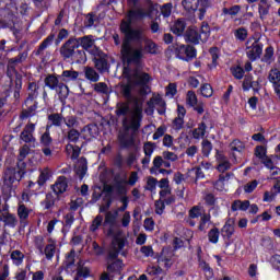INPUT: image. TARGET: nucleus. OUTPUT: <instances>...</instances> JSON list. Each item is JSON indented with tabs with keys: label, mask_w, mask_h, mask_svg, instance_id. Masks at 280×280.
Segmentation results:
<instances>
[{
	"label": "nucleus",
	"mask_w": 280,
	"mask_h": 280,
	"mask_svg": "<svg viewBox=\"0 0 280 280\" xmlns=\"http://www.w3.org/2000/svg\"><path fill=\"white\" fill-rule=\"evenodd\" d=\"M145 16L143 9L130 10L127 14V20L120 24V31L125 34V40L121 47V55L126 62H135L136 65L143 58V48H135L130 45L132 40H141L143 33L139 28H132V23Z\"/></svg>",
	"instance_id": "nucleus-1"
},
{
	"label": "nucleus",
	"mask_w": 280,
	"mask_h": 280,
	"mask_svg": "<svg viewBox=\"0 0 280 280\" xmlns=\"http://www.w3.org/2000/svg\"><path fill=\"white\" fill-rule=\"evenodd\" d=\"M130 102L132 101H127V103H118L117 108H116V115H128L122 121L124 128L126 130H139L141 128V119H142V114L143 109L140 107L139 103L135 101L133 108L130 109Z\"/></svg>",
	"instance_id": "nucleus-2"
},
{
	"label": "nucleus",
	"mask_w": 280,
	"mask_h": 280,
	"mask_svg": "<svg viewBox=\"0 0 280 280\" xmlns=\"http://www.w3.org/2000/svg\"><path fill=\"white\" fill-rule=\"evenodd\" d=\"M122 75H125L129 82V84L121 86V93L124 97H126L127 102H132V82L141 88L140 92L142 95H147V93L150 92V86H148V83L151 80L150 74L144 72H135L133 75H130V69L124 68Z\"/></svg>",
	"instance_id": "nucleus-3"
},
{
	"label": "nucleus",
	"mask_w": 280,
	"mask_h": 280,
	"mask_svg": "<svg viewBox=\"0 0 280 280\" xmlns=\"http://www.w3.org/2000/svg\"><path fill=\"white\" fill-rule=\"evenodd\" d=\"M209 36H211V27H209L208 23L203 22L201 24L200 32L196 26L188 27L184 35V38L186 43H192V45H200V43H207V40H209Z\"/></svg>",
	"instance_id": "nucleus-4"
},
{
	"label": "nucleus",
	"mask_w": 280,
	"mask_h": 280,
	"mask_svg": "<svg viewBox=\"0 0 280 280\" xmlns=\"http://www.w3.org/2000/svg\"><path fill=\"white\" fill-rule=\"evenodd\" d=\"M183 7L187 12H196L198 19L202 21L207 10L211 8V0H184Z\"/></svg>",
	"instance_id": "nucleus-5"
},
{
	"label": "nucleus",
	"mask_w": 280,
	"mask_h": 280,
	"mask_svg": "<svg viewBox=\"0 0 280 280\" xmlns=\"http://www.w3.org/2000/svg\"><path fill=\"white\" fill-rule=\"evenodd\" d=\"M246 56L249 60L255 61L258 58H261L264 54V45L259 43V39L255 37H249L245 43Z\"/></svg>",
	"instance_id": "nucleus-6"
},
{
	"label": "nucleus",
	"mask_w": 280,
	"mask_h": 280,
	"mask_svg": "<svg viewBox=\"0 0 280 280\" xmlns=\"http://www.w3.org/2000/svg\"><path fill=\"white\" fill-rule=\"evenodd\" d=\"M79 47L81 46L82 48L85 49V51H89V54H92V56H101L102 51L97 46H95V39L93 36H84L81 38H77Z\"/></svg>",
	"instance_id": "nucleus-7"
},
{
	"label": "nucleus",
	"mask_w": 280,
	"mask_h": 280,
	"mask_svg": "<svg viewBox=\"0 0 280 280\" xmlns=\"http://www.w3.org/2000/svg\"><path fill=\"white\" fill-rule=\"evenodd\" d=\"M154 109L158 110L159 115H164L165 114V101L159 95L153 96L149 102H148V107L145 108L147 115H153Z\"/></svg>",
	"instance_id": "nucleus-8"
},
{
	"label": "nucleus",
	"mask_w": 280,
	"mask_h": 280,
	"mask_svg": "<svg viewBox=\"0 0 280 280\" xmlns=\"http://www.w3.org/2000/svg\"><path fill=\"white\" fill-rule=\"evenodd\" d=\"M159 266L170 270L174 264V250L172 248H163L161 255L158 257Z\"/></svg>",
	"instance_id": "nucleus-9"
},
{
	"label": "nucleus",
	"mask_w": 280,
	"mask_h": 280,
	"mask_svg": "<svg viewBox=\"0 0 280 280\" xmlns=\"http://www.w3.org/2000/svg\"><path fill=\"white\" fill-rule=\"evenodd\" d=\"M175 54L179 60H191L196 58V49L191 46L177 45L175 47Z\"/></svg>",
	"instance_id": "nucleus-10"
},
{
	"label": "nucleus",
	"mask_w": 280,
	"mask_h": 280,
	"mask_svg": "<svg viewBox=\"0 0 280 280\" xmlns=\"http://www.w3.org/2000/svg\"><path fill=\"white\" fill-rule=\"evenodd\" d=\"M34 130H36V124L28 122L21 132V140L24 141V143H34V141H36V138H34Z\"/></svg>",
	"instance_id": "nucleus-11"
},
{
	"label": "nucleus",
	"mask_w": 280,
	"mask_h": 280,
	"mask_svg": "<svg viewBox=\"0 0 280 280\" xmlns=\"http://www.w3.org/2000/svg\"><path fill=\"white\" fill-rule=\"evenodd\" d=\"M268 81L272 84L275 93L280 92V70L272 68L268 73Z\"/></svg>",
	"instance_id": "nucleus-12"
},
{
	"label": "nucleus",
	"mask_w": 280,
	"mask_h": 280,
	"mask_svg": "<svg viewBox=\"0 0 280 280\" xmlns=\"http://www.w3.org/2000/svg\"><path fill=\"white\" fill-rule=\"evenodd\" d=\"M78 47L80 46L78 44L77 38L69 39L61 48V54L65 58H71V56H73V52L75 51V49H78Z\"/></svg>",
	"instance_id": "nucleus-13"
},
{
	"label": "nucleus",
	"mask_w": 280,
	"mask_h": 280,
	"mask_svg": "<svg viewBox=\"0 0 280 280\" xmlns=\"http://www.w3.org/2000/svg\"><path fill=\"white\" fill-rule=\"evenodd\" d=\"M270 8H272V2L270 0H260L258 4V12L261 20L266 19L270 13Z\"/></svg>",
	"instance_id": "nucleus-14"
},
{
	"label": "nucleus",
	"mask_w": 280,
	"mask_h": 280,
	"mask_svg": "<svg viewBox=\"0 0 280 280\" xmlns=\"http://www.w3.org/2000/svg\"><path fill=\"white\" fill-rule=\"evenodd\" d=\"M185 27H187V23H185V20L179 19L173 23V25L171 26V31L173 32V34H176V36H183Z\"/></svg>",
	"instance_id": "nucleus-15"
},
{
	"label": "nucleus",
	"mask_w": 280,
	"mask_h": 280,
	"mask_svg": "<svg viewBox=\"0 0 280 280\" xmlns=\"http://www.w3.org/2000/svg\"><path fill=\"white\" fill-rule=\"evenodd\" d=\"M88 170L89 167L86 166V159L81 158L75 164V174H78L80 178H84Z\"/></svg>",
	"instance_id": "nucleus-16"
},
{
	"label": "nucleus",
	"mask_w": 280,
	"mask_h": 280,
	"mask_svg": "<svg viewBox=\"0 0 280 280\" xmlns=\"http://www.w3.org/2000/svg\"><path fill=\"white\" fill-rule=\"evenodd\" d=\"M67 178L61 176L52 186V191H55L56 194H65V191H67Z\"/></svg>",
	"instance_id": "nucleus-17"
},
{
	"label": "nucleus",
	"mask_w": 280,
	"mask_h": 280,
	"mask_svg": "<svg viewBox=\"0 0 280 280\" xmlns=\"http://www.w3.org/2000/svg\"><path fill=\"white\" fill-rule=\"evenodd\" d=\"M96 133L97 127L93 125L85 126L81 131L83 139H85L86 141H91V139H93V137H95Z\"/></svg>",
	"instance_id": "nucleus-18"
},
{
	"label": "nucleus",
	"mask_w": 280,
	"mask_h": 280,
	"mask_svg": "<svg viewBox=\"0 0 280 280\" xmlns=\"http://www.w3.org/2000/svg\"><path fill=\"white\" fill-rule=\"evenodd\" d=\"M248 207H250V201L235 200V201H233L231 209H232V211H248Z\"/></svg>",
	"instance_id": "nucleus-19"
},
{
	"label": "nucleus",
	"mask_w": 280,
	"mask_h": 280,
	"mask_svg": "<svg viewBox=\"0 0 280 280\" xmlns=\"http://www.w3.org/2000/svg\"><path fill=\"white\" fill-rule=\"evenodd\" d=\"M124 246H126V238L121 236H116L112 242L114 253H121V250H124Z\"/></svg>",
	"instance_id": "nucleus-20"
},
{
	"label": "nucleus",
	"mask_w": 280,
	"mask_h": 280,
	"mask_svg": "<svg viewBox=\"0 0 280 280\" xmlns=\"http://www.w3.org/2000/svg\"><path fill=\"white\" fill-rule=\"evenodd\" d=\"M119 141L120 143H122V145H125L126 148H135L138 145L139 140L137 139V136L132 135L129 138L119 136Z\"/></svg>",
	"instance_id": "nucleus-21"
},
{
	"label": "nucleus",
	"mask_w": 280,
	"mask_h": 280,
	"mask_svg": "<svg viewBox=\"0 0 280 280\" xmlns=\"http://www.w3.org/2000/svg\"><path fill=\"white\" fill-rule=\"evenodd\" d=\"M233 233H235V226L233 225V221L229 220L222 228V235L223 237L231 240V237H233Z\"/></svg>",
	"instance_id": "nucleus-22"
},
{
	"label": "nucleus",
	"mask_w": 280,
	"mask_h": 280,
	"mask_svg": "<svg viewBox=\"0 0 280 280\" xmlns=\"http://www.w3.org/2000/svg\"><path fill=\"white\" fill-rule=\"evenodd\" d=\"M273 61H275V48L272 46H269L265 49L262 62H266L267 65H272Z\"/></svg>",
	"instance_id": "nucleus-23"
},
{
	"label": "nucleus",
	"mask_w": 280,
	"mask_h": 280,
	"mask_svg": "<svg viewBox=\"0 0 280 280\" xmlns=\"http://www.w3.org/2000/svg\"><path fill=\"white\" fill-rule=\"evenodd\" d=\"M48 245L45 247V255L48 259H54V255H56V241L49 238Z\"/></svg>",
	"instance_id": "nucleus-24"
},
{
	"label": "nucleus",
	"mask_w": 280,
	"mask_h": 280,
	"mask_svg": "<svg viewBox=\"0 0 280 280\" xmlns=\"http://www.w3.org/2000/svg\"><path fill=\"white\" fill-rule=\"evenodd\" d=\"M85 78L86 80H90V82H98L100 81V74L95 71V69L86 67L84 69Z\"/></svg>",
	"instance_id": "nucleus-25"
},
{
	"label": "nucleus",
	"mask_w": 280,
	"mask_h": 280,
	"mask_svg": "<svg viewBox=\"0 0 280 280\" xmlns=\"http://www.w3.org/2000/svg\"><path fill=\"white\" fill-rule=\"evenodd\" d=\"M11 259L14 266H21V264H23V259H25V255L21 250H13L11 253Z\"/></svg>",
	"instance_id": "nucleus-26"
},
{
	"label": "nucleus",
	"mask_w": 280,
	"mask_h": 280,
	"mask_svg": "<svg viewBox=\"0 0 280 280\" xmlns=\"http://www.w3.org/2000/svg\"><path fill=\"white\" fill-rule=\"evenodd\" d=\"M170 188H162L160 191V200L166 202V205H172L174 202V197H170Z\"/></svg>",
	"instance_id": "nucleus-27"
},
{
	"label": "nucleus",
	"mask_w": 280,
	"mask_h": 280,
	"mask_svg": "<svg viewBox=\"0 0 280 280\" xmlns=\"http://www.w3.org/2000/svg\"><path fill=\"white\" fill-rule=\"evenodd\" d=\"M23 176L21 175V172H14L12 170H9L5 173V180H9V183H14L15 180H21Z\"/></svg>",
	"instance_id": "nucleus-28"
},
{
	"label": "nucleus",
	"mask_w": 280,
	"mask_h": 280,
	"mask_svg": "<svg viewBox=\"0 0 280 280\" xmlns=\"http://www.w3.org/2000/svg\"><path fill=\"white\" fill-rule=\"evenodd\" d=\"M207 131V126L205 122H201L198 128L192 130L194 139H202L205 137V132Z\"/></svg>",
	"instance_id": "nucleus-29"
},
{
	"label": "nucleus",
	"mask_w": 280,
	"mask_h": 280,
	"mask_svg": "<svg viewBox=\"0 0 280 280\" xmlns=\"http://www.w3.org/2000/svg\"><path fill=\"white\" fill-rule=\"evenodd\" d=\"M51 176V171H49V168H44L40 174H39V178L37 180L39 186L45 185V183H47V180H49Z\"/></svg>",
	"instance_id": "nucleus-30"
},
{
	"label": "nucleus",
	"mask_w": 280,
	"mask_h": 280,
	"mask_svg": "<svg viewBox=\"0 0 280 280\" xmlns=\"http://www.w3.org/2000/svg\"><path fill=\"white\" fill-rule=\"evenodd\" d=\"M95 68L101 71V73H104L108 69V62L104 58L94 59Z\"/></svg>",
	"instance_id": "nucleus-31"
},
{
	"label": "nucleus",
	"mask_w": 280,
	"mask_h": 280,
	"mask_svg": "<svg viewBox=\"0 0 280 280\" xmlns=\"http://www.w3.org/2000/svg\"><path fill=\"white\" fill-rule=\"evenodd\" d=\"M230 148L232 152H244V150L246 149V145L244 144V142L240 140H234L231 142Z\"/></svg>",
	"instance_id": "nucleus-32"
},
{
	"label": "nucleus",
	"mask_w": 280,
	"mask_h": 280,
	"mask_svg": "<svg viewBox=\"0 0 280 280\" xmlns=\"http://www.w3.org/2000/svg\"><path fill=\"white\" fill-rule=\"evenodd\" d=\"M45 84L48 86V89H51L52 91L58 89V78L55 75H49L45 79Z\"/></svg>",
	"instance_id": "nucleus-33"
},
{
	"label": "nucleus",
	"mask_w": 280,
	"mask_h": 280,
	"mask_svg": "<svg viewBox=\"0 0 280 280\" xmlns=\"http://www.w3.org/2000/svg\"><path fill=\"white\" fill-rule=\"evenodd\" d=\"M66 152L71 154V159H78L80 156V148L73 147L72 144H67Z\"/></svg>",
	"instance_id": "nucleus-34"
},
{
	"label": "nucleus",
	"mask_w": 280,
	"mask_h": 280,
	"mask_svg": "<svg viewBox=\"0 0 280 280\" xmlns=\"http://www.w3.org/2000/svg\"><path fill=\"white\" fill-rule=\"evenodd\" d=\"M144 49L148 54H159V46L154 44V42L147 39Z\"/></svg>",
	"instance_id": "nucleus-35"
},
{
	"label": "nucleus",
	"mask_w": 280,
	"mask_h": 280,
	"mask_svg": "<svg viewBox=\"0 0 280 280\" xmlns=\"http://www.w3.org/2000/svg\"><path fill=\"white\" fill-rule=\"evenodd\" d=\"M18 215L20 220H27L30 218V210L22 203L19 205Z\"/></svg>",
	"instance_id": "nucleus-36"
},
{
	"label": "nucleus",
	"mask_w": 280,
	"mask_h": 280,
	"mask_svg": "<svg viewBox=\"0 0 280 280\" xmlns=\"http://www.w3.org/2000/svg\"><path fill=\"white\" fill-rule=\"evenodd\" d=\"M231 73L236 80H242L244 78V68L234 66L231 68Z\"/></svg>",
	"instance_id": "nucleus-37"
},
{
	"label": "nucleus",
	"mask_w": 280,
	"mask_h": 280,
	"mask_svg": "<svg viewBox=\"0 0 280 280\" xmlns=\"http://www.w3.org/2000/svg\"><path fill=\"white\" fill-rule=\"evenodd\" d=\"M102 222H104V217L102 215H96V218L92 221V224L90 226V231L92 233H95V231H97V229H100V225L102 224Z\"/></svg>",
	"instance_id": "nucleus-38"
},
{
	"label": "nucleus",
	"mask_w": 280,
	"mask_h": 280,
	"mask_svg": "<svg viewBox=\"0 0 280 280\" xmlns=\"http://www.w3.org/2000/svg\"><path fill=\"white\" fill-rule=\"evenodd\" d=\"M186 104H188V106H191L192 108L198 104V97L196 96V93L191 91L187 93Z\"/></svg>",
	"instance_id": "nucleus-39"
},
{
	"label": "nucleus",
	"mask_w": 280,
	"mask_h": 280,
	"mask_svg": "<svg viewBox=\"0 0 280 280\" xmlns=\"http://www.w3.org/2000/svg\"><path fill=\"white\" fill-rule=\"evenodd\" d=\"M205 214V209L200 206H195L190 211H189V217L192 219L200 218V215Z\"/></svg>",
	"instance_id": "nucleus-40"
},
{
	"label": "nucleus",
	"mask_w": 280,
	"mask_h": 280,
	"mask_svg": "<svg viewBox=\"0 0 280 280\" xmlns=\"http://www.w3.org/2000/svg\"><path fill=\"white\" fill-rule=\"evenodd\" d=\"M200 91L203 97H211L213 95V88L209 83L203 84Z\"/></svg>",
	"instance_id": "nucleus-41"
},
{
	"label": "nucleus",
	"mask_w": 280,
	"mask_h": 280,
	"mask_svg": "<svg viewBox=\"0 0 280 280\" xmlns=\"http://www.w3.org/2000/svg\"><path fill=\"white\" fill-rule=\"evenodd\" d=\"M3 219H4V223L8 226H16V217L14 214L5 213L3 215Z\"/></svg>",
	"instance_id": "nucleus-42"
},
{
	"label": "nucleus",
	"mask_w": 280,
	"mask_h": 280,
	"mask_svg": "<svg viewBox=\"0 0 280 280\" xmlns=\"http://www.w3.org/2000/svg\"><path fill=\"white\" fill-rule=\"evenodd\" d=\"M124 268V262L121 260H115L108 266L109 272H119Z\"/></svg>",
	"instance_id": "nucleus-43"
},
{
	"label": "nucleus",
	"mask_w": 280,
	"mask_h": 280,
	"mask_svg": "<svg viewBox=\"0 0 280 280\" xmlns=\"http://www.w3.org/2000/svg\"><path fill=\"white\" fill-rule=\"evenodd\" d=\"M78 75H80V73H78V71H73V70H65L62 72V77L66 78V80H68V81L78 80Z\"/></svg>",
	"instance_id": "nucleus-44"
},
{
	"label": "nucleus",
	"mask_w": 280,
	"mask_h": 280,
	"mask_svg": "<svg viewBox=\"0 0 280 280\" xmlns=\"http://www.w3.org/2000/svg\"><path fill=\"white\" fill-rule=\"evenodd\" d=\"M213 150V145H211V142L209 140L202 141V154L203 156H209L211 154V151Z\"/></svg>",
	"instance_id": "nucleus-45"
},
{
	"label": "nucleus",
	"mask_w": 280,
	"mask_h": 280,
	"mask_svg": "<svg viewBox=\"0 0 280 280\" xmlns=\"http://www.w3.org/2000/svg\"><path fill=\"white\" fill-rule=\"evenodd\" d=\"M208 237L212 244H218V240H220V232L217 229H213L209 232Z\"/></svg>",
	"instance_id": "nucleus-46"
},
{
	"label": "nucleus",
	"mask_w": 280,
	"mask_h": 280,
	"mask_svg": "<svg viewBox=\"0 0 280 280\" xmlns=\"http://www.w3.org/2000/svg\"><path fill=\"white\" fill-rule=\"evenodd\" d=\"M94 91H96V93H104L106 95L108 93V85H106L104 82L96 83L94 84Z\"/></svg>",
	"instance_id": "nucleus-47"
},
{
	"label": "nucleus",
	"mask_w": 280,
	"mask_h": 280,
	"mask_svg": "<svg viewBox=\"0 0 280 280\" xmlns=\"http://www.w3.org/2000/svg\"><path fill=\"white\" fill-rule=\"evenodd\" d=\"M277 192L271 188L270 191H266L264 194L262 200L264 202H272V200H275V198H277Z\"/></svg>",
	"instance_id": "nucleus-48"
},
{
	"label": "nucleus",
	"mask_w": 280,
	"mask_h": 280,
	"mask_svg": "<svg viewBox=\"0 0 280 280\" xmlns=\"http://www.w3.org/2000/svg\"><path fill=\"white\" fill-rule=\"evenodd\" d=\"M137 180H139V175L137 174V172H131L129 179L128 180H124V185H137Z\"/></svg>",
	"instance_id": "nucleus-49"
},
{
	"label": "nucleus",
	"mask_w": 280,
	"mask_h": 280,
	"mask_svg": "<svg viewBox=\"0 0 280 280\" xmlns=\"http://www.w3.org/2000/svg\"><path fill=\"white\" fill-rule=\"evenodd\" d=\"M49 121H51L52 126H60L62 124V116L59 114H52L48 116Z\"/></svg>",
	"instance_id": "nucleus-50"
},
{
	"label": "nucleus",
	"mask_w": 280,
	"mask_h": 280,
	"mask_svg": "<svg viewBox=\"0 0 280 280\" xmlns=\"http://www.w3.org/2000/svg\"><path fill=\"white\" fill-rule=\"evenodd\" d=\"M210 54L212 56V63L209 67L210 69H215L218 67V48H211Z\"/></svg>",
	"instance_id": "nucleus-51"
},
{
	"label": "nucleus",
	"mask_w": 280,
	"mask_h": 280,
	"mask_svg": "<svg viewBox=\"0 0 280 280\" xmlns=\"http://www.w3.org/2000/svg\"><path fill=\"white\" fill-rule=\"evenodd\" d=\"M226 180L228 179L225 177L219 178L214 184L215 189H218V191H224L226 187Z\"/></svg>",
	"instance_id": "nucleus-52"
},
{
	"label": "nucleus",
	"mask_w": 280,
	"mask_h": 280,
	"mask_svg": "<svg viewBox=\"0 0 280 280\" xmlns=\"http://www.w3.org/2000/svg\"><path fill=\"white\" fill-rule=\"evenodd\" d=\"M162 156L165 161H172V162L178 161V155H176V153L174 152L164 151Z\"/></svg>",
	"instance_id": "nucleus-53"
},
{
	"label": "nucleus",
	"mask_w": 280,
	"mask_h": 280,
	"mask_svg": "<svg viewBox=\"0 0 280 280\" xmlns=\"http://www.w3.org/2000/svg\"><path fill=\"white\" fill-rule=\"evenodd\" d=\"M235 36L238 40H246V37L248 36V31H246V28H238L235 32Z\"/></svg>",
	"instance_id": "nucleus-54"
},
{
	"label": "nucleus",
	"mask_w": 280,
	"mask_h": 280,
	"mask_svg": "<svg viewBox=\"0 0 280 280\" xmlns=\"http://www.w3.org/2000/svg\"><path fill=\"white\" fill-rule=\"evenodd\" d=\"M230 167L231 163H229L226 159H223L219 162L217 170H219V172H226V170H229Z\"/></svg>",
	"instance_id": "nucleus-55"
},
{
	"label": "nucleus",
	"mask_w": 280,
	"mask_h": 280,
	"mask_svg": "<svg viewBox=\"0 0 280 280\" xmlns=\"http://www.w3.org/2000/svg\"><path fill=\"white\" fill-rule=\"evenodd\" d=\"M147 272H148V275H152V276L161 275L163 272V269H161V265L159 267H156V266H149L147 268Z\"/></svg>",
	"instance_id": "nucleus-56"
},
{
	"label": "nucleus",
	"mask_w": 280,
	"mask_h": 280,
	"mask_svg": "<svg viewBox=\"0 0 280 280\" xmlns=\"http://www.w3.org/2000/svg\"><path fill=\"white\" fill-rule=\"evenodd\" d=\"M167 130V128H165V126H161L156 129V131L153 133V140L156 141L159 139H161V137H163V135H165V131Z\"/></svg>",
	"instance_id": "nucleus-57"
},
{
	"label": "nucleus",
	"mask_w": 280,
	"mask_h": 280,
	"mask_svg": "<svg viewBox=\"0 0 280 280\" xmlns=\"http://www.w3.org/2000/svg\"><path fill=\"white\" fill-rule=\"evenodd\" d=\"M176 93H177L176 84L170 83L168 86L166 88V97H174Z\"/></svg>",
	"instance_id": "nucleus-58"
},
{
	"label": "nucleus",
	"mask_w": 280,
	"mask_h": 280,
	"mask_svg": "<svg viewBox=\"0 0 280 280\" xmlns=\"http://www.w3.org/2000/svg\"><path fill=\"white\" fill-rule=\"evenodd\" d=\"M68 139H69V141H72V142L78 141L80 139V132L75 129H71L68 132Z\"/></svg>",
	"instance_id": "nucleus-59"
},
{
	"label": "nucleus",
	"mask_w": 280,
	"mask_h": 280,
	"mask_svg": "<svg viewBox=\"0 0 280 280\" xmlns=\"http://www.w3.org/2000/svg\"><path fill=\"white\" fill-rule=\"evenodd\" d=\"M77 275H78V277H83L84 279H86V277H89V275H91V270H89V268H86V267H79Z\"/></svg>",
	"instance_id": "nucleus-60"
},
{
	"label": "nucleus",
	"mask_w": 280,
	"mask_h": 280,
	"mask_svg": "<svg viewBox=\"0 0 280 280\" xmlns=\"http://www.w3.org/2000/svg\"><path fill=\"white\" fill-rule=\"evenodd\" d=\"M161 13L165 18L171 16V14H172V4L171 3L164 4L161 9Z\"/></svg>",
	"instance_id": "nucleus-61"
},
{
	"label": "nucleus",
	"mask_w": 280,
	"mask_h": 280,
	"mask_svg": "<svg viewBox=\"0 0 280 280\" xmlns=\"http://www.w3.org/2000/svg\"><path fill=\"white\" fill-rule=\"evenodd\" d=\"M144 229L149 232L154 231V220H152V218H148L144 220Z\"/></svg>",
	"instance_id": "nucleus-62"
},
{
	"label": "nucleus",
	"mask_w": 280,
	"mask_h": 280,
	"mask_svg": "<svg viewBox=\"0 0 280 280\" xmlns=\"http://www.w3.org/2000/svg\"><path fill=\"white\" fill-rule=\"evenodd\" d=\"M255 155L264 161V159H266V148L257 147L255 150Z\"/></svg>",
	"instance_id": "nucleus-63"
},
{
	"label": "nucleus",
	"mask_w": 280,
	"mask_h": 280,
	"mask_svg": "<svg viewBox=\"0 0 280 280\" xmlns=\"http://www.w3.org/2000/svg\"><path fill=\"white\" fill-rule=\"evenodd\" d=\"M130 220H131L130 212H125L121 218V225L125 228L129 226Z\"/></svg>",
	"instance_id": "nucleus-64"
}]
</instances>
